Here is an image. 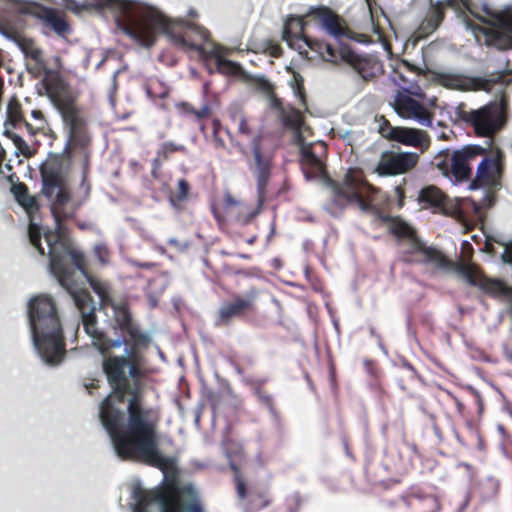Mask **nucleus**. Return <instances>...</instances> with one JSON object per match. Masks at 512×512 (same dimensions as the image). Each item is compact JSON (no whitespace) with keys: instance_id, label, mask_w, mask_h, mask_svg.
I'll return each instance as SVG.
<instances>
[{"instance_id":"e433bc0d","label":"nucleus","mask_w":512,"mask_h":512,"mask_svg":"<svg viewBox=\"0 0 512 512\" xmlns=\"http://www.w3.org/2000/svg\"><path fill=\"white\" fill-rule=\"evenodd\" d=\"M437 127L439 128V131L436 132V136L438 139L449 140L453 135V131L450 128H448L443 122H437Z\"/></svg>"},{"instance_id":"e2e57ef3","label":"nucleus","mask_w":512,"mask_h":512,"mask_svg":"<svg viewBox=\"0 0 512 512\" xmlns=\"http://www.w3.org/2000/svg\"><path fill=\"white\" fill-rule=\"evenodd\" d=\"M498 429H499V431H501V432L503 431V427H502V426H498Z\"/></svg>"},{"instance_id":"052dcab7","label":"nucleus","mask_w":512,"mask_h":512,"mask_svg":"<svg viewBox=\"0 0 512 512\" xmlns=\"http://www.w3.org/2000/svg\"><path fill=\"white\" fill-rule=\"evenodd\" d=\"M435 101H436V99H435V98H434V99H432V100L430 101V105H432V106H433V105H435Z\"/></svg>"},{"instance_id":"4c0bfd02","label":"nucleus","mask_w":512,"mask_h":512,"mask_svg":"<svg viewBox=\"0 0 512 512\" xmlns=\"http://www.w3.org/2000/svg\"><path fill=\"white\" fill-rule=\"evenodd\" d=\"M234 119L235 120L238 119V132L243 135H250L251 131L247 124L246 118L243 115L239 114V115H235Z\"/></svg>"},{"instance_id":"864d4df0","label":"nucleus","mask_w":512,"mask_h":512,"mask_svg":"<svg viewBox=\"0 0 512 512\" xmlns=\"http://www.w3.org/2000/svg\"><path fill=\"white\" fill-rule=\"evenodd\" d=\"M402 89H403V91L408 92V93H411V94H414V93H415V92L412 90L411 85H409V86H403V87H402Z\"/></svg>"},{"instance_id":"c85d7f7f","label":"nucleus","mask_w":512,"mask_h":512,"mask_svg":"<svg viewBox=\"0 0 512 512\" xmlns=\"http://www.w3.org/2000/svg\"><path fill=\"white\" fill-rule=\"evenodd\" d=\"M443 20V11L439 6H433L429 10L427 18L422 23V29L426 30L428 27V32L435 31Z\"/></svg>"},{"instance_id":"de8ad7c7","label":"nucleus","mask_w":512,"mask_h":512,"mask_svg":"<svg viewBox=\"0 0 512 512\" xmlns=\"http://www.w3.org/2000/svg\"><path fill=\"white\" fill-rule=\"evenodd\" d=\"M213 143L216 147H221V148L225 147L224 141L221 138H219L216 134H214V136H213Z\"/></svg>"},{"instance_id":"4468645a","label":"nucleus","mask_w":512,"mask_h":512,"mask_svg":"<svg viewBox=\"0 0 512 512\" xmlns=\"http://www.w3.org/2000/svg\"><path fill=\"white\" fill-rule=\"evenodd\" d=\"M419 161L416 152L384 151L381 153L374 171L379 176H396L412 170Z\"/></svg>"},{"instance_id":"473e14b6","label":"nucleus","mask_w":512,"mask_h":512,"mask_svg":"<svg viewBox=\"0 0 512 512\" xmlns=\"http://www.w3.org/2000/svg\"><path fill=\"white\" fill-rule=\"evenodd\" d=\"M230 467L234 471L238 497L243 499L246 494L245 482L241 477L239 469L233 462L230 463Z\"/></svg>"},{"instance_id":"603ef678","label":"nucleus","mask_w":512,"mask_h":512,"mask_svg":"<svg viewBox=\"0 0 512 512\" xmlns=\"http://www.w3.org/2000/svg\"><path fill=\"white\" fill-rule=\"evenodd\" d=\"M12 162H13V160H12V159H9V160L7 161V163L5 164V168H6L9 172H10V171H12V168H13Z\"/></svg>"},{"instance_id":"6ab92c4d","label":"nucleus","mask_w":512,"mask_h":512,"mask_svg":"<svg viewBox=\"0 0 512 512\" xmlns=\"http://www.w3.org/2000/svg\"><path fill=\"white\" fill-rule=\"evenodd\" d=\"M252 152L254 158V173L257 176L258 205L257 209L249 215V219L259 214L264 203L265 185L269 178V159L264 157L260 150V137L252 140Z\"/></svg>"},{"instance_id":"0e129e2a","label":"nucleus","mask_w":512,"mask_h":512,"mask_svg":"<svg viewBox=\"0 0 512 512\" xmlns=\"http://www.w3.org/2000/svg\"><path fill=\"white\" fill-rule=\"evenodd\" d=\"M453 3H454V0H449L450 5H453Z\"/></svg>"},{"instance_id":"1a4fd4ad","label":"nucleus","mask_w":512,"mask_h":512,"mask_svg":"<svg viewBox=\"0 0 512 512\" xmlns=\"http://www.w3.org/2000/svg\"><path fill=\"white\" fill-rule=\"evenodd\" d=\"M459 118L470 124L475 133L482 137H491L505 125V107L503 101L491 102L479 109L460 111Z\"/></svg>"},{"instance_id":"5701e85b","label":"nucleus","mask_w":512,"mask_h":512,"mask_svg":"<svg viewBox=\"0 0 512 512\" xmlns=\"http://www.w3.org/2000/svg\"><path fill=\"white\" fill-rule=\"evenodd\" d=\"M252 306V299L237 297L234 300L224 303L219 310L217 324L228 323L232 318L241 316Z\"/></svg>"},{"instance_id":"ea45409f","label":"nucleus","mask_w":512,"mask_h":512,"mask_svg":"<svg viewBox=\"0 0 512 512\" xmlns=\"http://www.w3.org/2000/svg\"><path fill=\"white\" fill-rule=\"evenodd\" d=\"M188 190H189L188 183L184 179L179 180L178 181V200H180V201L184 200L187 197Z\"/></svg>"},{"instance_id":"6e6552de","label":"nucleus","mask_w":512,"mask_h":512,"mask_svg":"<svg viewBox=\"0 0 512 512\" xmlns=\"http://www.w3.org/2000/svg\"><path fill=\"white\" fill-rule=\"evenodd\" d=\"M11 191L16 199V201L19 203L20 206L24 208L26 211L28 217H29V227H28V236L30 243L34 248H36L40 255L45 254V249L42 246L41 240H42V234L44 241L46 243L47 248L49 249V245L46 240V236L49 234L57 235V244H59V250L61 251V245H63L65 248H67L70 251H74L73 249L69 248L61 239L60 235L58 233H55L53 231H44L42 227L38 224V211H39V205L37 202V199L30 195L28 193L27 187L24 184H16L12 185ZM56 244V241H55ZM47 255L50 257L49 250L47 251Z\"/></svg>"},{"instance_id":"09e8293b","label":"nucleus","mask_w":512,"mask_h":512,"mask_svg":"<svg viewBox=\"0 0 512 512\" xmlns=\"http://www.w3.org/2000/svg\"><path fill=\"white\" fill-rule=\"evenodd\" d=\"M387 124H390L387 120H383V123L379 125V132L382 134V136L384 137V130L385 131H388V127H387Z\"/></svg>"},{"instance_id":"4d7b16f0","label":"nucleus","mask_w":512,"mask_h":512,"mask_svg":"<svg viewBox=\"0 0 512 512\" xmlns=\"http://www.w3.org/2000/svg\"><path fill=\"white\" fill-rule=\"evenodd\" d=\"M235 146L240 150V151H243L244 148L242 145H240L238 142L235 143Z\"/></svg>"},{"instance_id":"37998d69","label":"nucleus","mask_w":512,"mask_h":512,"mask_svg":"<svg viewBox=\"0 0 512 512\" xmlns=\"http://www.w3.org/2000/svg\"><path fill=\"white\" fill-rule=\"evenodd\" d=\"M31 115H32V117H33L35 120H37V121H38V124H39V125L37 126V129H42V128L44 127V125H45V119H44V117H43L42 112H41V111H39V110H33V111L31 112Z\"/></svg>"},{"instance_id":"9b49d317","label":"nucleus","mask_w":512,"mask_h":512,"mask_svg":"<svg viewBox=\"0 0 512 512\" xmlns=\"http://www.w3.org/2000/svg\"><path fill=\"white\" fill-rule=\"evenodd\" d=\"M47 94L62 117L69 141L74 145H85L89 138L78 107L71 99L54 94L49 88Z\"/></svg>"},{"instance_id":"f3484780","label":"nucleus","mask_w":512,"mask_h":512,"mask_svg":"<svg viewBox=\"0 0 512 512\" xmlns=\"http://www.w3.org/2000/svg\"><path fill=\"white\" fill-rule=\"evenodd\" d=\"M484 153L485 149L480 145H465L453 151L451 178L456 182L469 180L472 175L471 162Z\"/></svg>"},{"instance_id":"39448f33","label":"nucleus","mask_w":512,"mask_h":512,"mask_svg":"<svg viewBox=\"0 0 512 512\" xmlns=\"http://www.w3.org/2000/svg\"><path fill=\"white\" fill-rule=\"evenodd\" d=\"M42 194L50 202L51 212L55 222L59 224L62 219L70 218L75 211L87 199L90 193V186L86 182L85 175L82 178L79 193L81 200L71 198L67 189V162L52 157L41 165Z\"/></svg>"},{"instance_id":"423d86ee","label":"nucleus","mask_w":512,"mask_h":512,"mask_svg":"<svg viewBox=\"0 0 512 512\" xmlns=\"http://www.w3.org/2000/svg\"><path fill=\"white\" fill-rule=\"evenodd\" d=\"M132 498V512H205L192 484L168 485L153 490H144L137 485L132 490Z\"/></svg>"},{"instance_id":"cd10ccee","label":"nucleus","mask_w":512,"mask_h":512,"mask_svg":"<svg viewBox=\"0 0 512 512\" xmlns=\"http://www.w3.org/2000/svg\"><path fill=\"white\" fill-rule=\"evenodd\" d=\"M42 19L46 26L50 27L56 34L60 36L69 31V25L65 19L52 9L47 10Z\"/></svg>"},{"instance_id":"79ce46f5","label":"nucleus","mask_w":512,"mask_h":512,"mask_svg":"<svg viewBox=\"0 0 512 512\" xmlns=\"http://www.w3.org/2000/svg\"><path fill=\"white\" fill-rule=\"evenodd\" d=\"M210 114V106L205 103L199 110L195 111V117L197 119L207 118Z\"/></svg>"},{"instance_id":"72a5a7b5","label":"nucleus","mask_w":512,"mask_h":512,"mask_svg":"<svg viewBox=\"0 0 512 512\" xmlns=\"http://www.w3.org/2000/svg\"><path fill=\"white\" fill-rule=\"evenodd\" d=\"M185 147L183 145L175 144L174 142H165L161 149L158 151V157L167 158L169 154L175 151H184Z\"/></svg>"},{"instance_id":"412c9836","label":"nucleus","mask_w":512,"mask_h":512,"mask_svg":"<svg viewBox=\"0 0 512 512\" xmlns=\"http://www.w3.org/2000/svg\"><path fill=\"white\" fill-rule=\"evenodd\" d=\"M305 16H312L319 19L325 31L336 39L348 36V30L341 18L327 7L311 6Z\"/></svg>"},{"instance_id":"2f4dec72","label":"nucleus","mask_w":512,"mask_h":512,"mask_svg":"<svg viewBox=\"0 0 512 512\" xmlns=\"http://www.w3.org/2000/svg\"><path fill=\"white\" fill-rule=\"evenodd\" d=\"M18 45L25 56L30 57L36 62L41 61L42 51L39 48L34 47L31 43H20Z\"/></svg>"},{"instance_id":"a211bd4d","label":"nucleus","mask_w":512,"mask_h":512,"mask_svg":"<svg viewBox=\"0 0 512 512\" xmlns=\"http://www.w3.org/2000/svg\"><path fill=\"white\" fill-rule=\"evenodd\" d=\"M305 22L300 16L289 15L284 23L282 39L288 46L297 50L300 54L307 52V49L313 50V44L316 40L310 39L303 34Z\"/></svg>"},{"instance_id":"8fccbe9b","label":"nucleus","mask_w":512,"mask_h":512,"mask_svg":"<svg viewBox=\"0 0 512 512\" xmlns=\"http://www.w3.org/2000/svg\"><path fill=\"white\" fill-rule=\"evenodd\" d=\"M501 258H502L503 262H505V263H511L512 262V258L507 255L506 251L503 252V254L501 255Z\"/></svg>"},{"instance_id":"c03bdc74","label":"nucleus","mask_w":512,"mask_h":512,"mask_svg":"<svg viewBox=\"0 0 512 512\" xmlns=\"http://www.w3.org/2000/svg\"><path fill=\"white\" fill-rule=\"evenodd\" d=\"M239 204V201L236 200L229 192L225 193V206L231 207V206H237Z\"/></svg>"},{"instance_id":"bb28decb","label":"nucleus","mask_w":512,"mask_h":512,"mask_svg":"<svg viewBox=\"0 0 512 512\" xmlns=\"http://www.w3.org/2000/svg\"><path fill=\"white\" fill-rule=\"evenodd\" d=\"M453 152L448 148L442 149L433 157L432 167L436 168L443 176L451 179Z\"/></svg>"},{"instance_id":"a878e982","label":"nucleus","mask_w":512,"mask_h":512,"mask_svg":"<svg viewBox=\"0 0 512 512\" xmlns=\"http://www.w3.org/2000/svg\"><path fill=\"white\" fill-rule=\"evenodd\" d=\"M249 84L255 90L259 91L269 101L271 107H278L279 101L274 94L273 84L264 76H252L249 78Z\"/></svg>"},{"instance_id":"20e7f679","label":"nucleus","mask_w":512,"mask_h":512,"mask_svg":"<svg viewBox=\"0 0 512 512\" xmlns=\"http://www.w3.org/2000/svg\"><path fill=\"white\" fill-rule=\"evenodd\" d=\"M27 309L35 350L46 364H59L64 356V339L54 300L40 294L29 300Z\"/></svg>"},{"instance_id":"c756f323","label":"nucleus","mask_w":512,"mask_h":512,"mask_svg":"<svg viewBox=\"0 0 512 512\" xmlns=\"http://www.w3.org/2000/svg\"><path fill=\"white\" fill-rule=\"evenodd\" d=\"M7 136L11 139L13 145H14V155L16 157L19 156V154H22L26 157L30 156V147L28 144L20 137L19 135L15 133H7Z\"/></svg>"},{"instance_id":"dca6fc26","label":"nucleus","mask_w":512,"mask_h":512,"mask_svg":"<svg viewBox=\"0 0 512 512\" xmlns=\"http://www.w3.org/2000/svg\"><path fill=\"white\" fill-rule=\"evenodd\" d=\"M478 164L475 179L470 183V189H477L480 187L495 188L498 185V179L501 174V152L497 151L496 154L486 155Z\"/></svg>"},{"instance_id":"f257e3e1","label":"nucleus","mask_w":512,"mask_h":512,"mask_svg":"<svg viewBox=\"0 0 512 512\" xmlns=\"http://www.w3.org/2000/svg\"><path fill=\"white\" fill-rule=\"evenodd\" d=\"M125 356L103 361V371L112 391L99 406V418L108 433L116 455L122 459L143 460L163 467L166 459L160 454L157 441L158 413L144 405L139 394L138 371L128 359L138 362L133 348H125Z\"/></svg>"},{"instance_id":"680f3d73","label":"nucleus","mask_w":512,"mask_h":512,"mask_svg":"<svg viewBox=\"0 0 512 512\" xmlns=\"http://www.w3.org/2000/svg\"><path fill=\"white\" fill-rule=\"evenodd\" d=\"M5 153H6V150H5L4 148H2V154H3V156L5 155Z\"/></svg>"},{"instance_id":"f704fd0d","label":"nucleus","mask_w":512,"mask_h":512,"mask_svg":"<svg viewBox=\"0 0 512 512\" xmlns=\"http://www.w3.org/2000/svg\"><path fill=\"white\" fill-rule=\"evenodd\" d=\"M441 82L444 86L448 88L460 89L462 87L461 78L451 74H443L441 76Z\"/></svg>"},{"instance_id":"2eb2a0df","label":"nucleus","mask_w":512,"mask_h":512,"mask_svg":"<svg viewBox=\"0 0 512 512\" xmlns=\"http://www.w3.org/2000/svg\"><path fill=\"white\" fill-rule=\"evenodd\" d=\"M393 107L401 118L414 121L423 127L436 129L432 122L433 114L411 96L397 93L393 101Z\"/></svg>"},{"instance_id":"4be33fe9","label":"nucleus","mask_w":512,"mask_h":512,"mask_svg":"<svg viewBox=\"0 0 512 512\" xmlns=\"http://www.w3.org/2000/svg\"><path fill=\"white\" fill-rule=\"evenodd\" d=\"M419 200L422 203L434 207L437 212L451 216L454 218L461 217V211L455 205H449L446 202L445 195L435 186H429L421 189L419 193Z\"/></svg>"},{"instance_id":"7c9ffc66","label":"nucleus","mask_w":512,"mask_h":512,"mask_svg":"<svg viewBox=\"0 0 512 512\" xmlns=\"http://www.w3.org/2000/svg\"><path fill=\"white\" fill-rule=\"evenodd\" d=\"M302 159L306 165L311 166V168L316 173H321L323 171L322 161L309 149H302Z\"/></svg>"},{"instance_id":"5fc2aeb1","label":"nucleus","mask_w":512,"mask_h":512,"mask_svg":"<svg viewBox=\"0 0 512 512\" xmlns=\"http://www.w3.org/2000/svg\"><path fill=\"white\" fill-rule=\"evenodd\" d=\"M349 135H350V131H346L345 133L341 134V137L343 139H347L349 137Z\"/></svg>"},{"instance_id":"f03ea898","label":"nucleus","mask_w":512,"mask_h":512,"mask_svg":"<svg viewBox=\"0 0 512 512\" xmlns=\"http://www.w3.org/2000/svg\"><path fill=\"white\" fill-rule=\"evenodd\" d=\"M49 245V270L52 275L57 279L58 283L70 294L74 304L78 308L82 324L87 335L92 339V344L103 354L107 344L103 342L105 337L103 333L97 328L95 308L92 305L90 294L84 290L75 280V273L66 267L65 261L70 258L75 267L87 279L90 276L85 270V259L81 252L70 251L61 245V251L58 249L57 235L49 234L46 236Z\"/></svg>"},{"instance_id":"f8f14e48","label":"nucleus","mask_w":512,"mask_h":512,"mask_svg":"<svg viewBox=\"0 0 512 512\" xmlns=\"http://www.w3.org/2000/svg\"><path fill=\"white\" fill-rule=\"evenodd\" d=\"M313 51L317 52L326 62L338 64L339 61H343L351 66L364 81L370 80L374 75L371 71V61L360 57L347 47H342L337 51L330 44L316 40L313 44Z\"/></svg>"},{"instance_id":"69168bd1","label":"nucleus","mask_w":512,"mask_h":512,"mask_svg":"<svg viewBox=\"0 0 512 512\" xmlns=\"http://www.w3.org/2000/svg\"><path fill=\"white\" fill-rule=\"evenodd\" d=\"M190 14H191V15H195L196 13H195V11L191 10V11H190Z\"/></svg>"},{"instance_id":"a19ab883","label":"nucleus","mask_w":512,"mask_h":512,"mask_svg":"<svg viewBox=\"0 0 512 512\" xmlns=\"http://www.w3.org/2000/svg\"><path fill=\"white\" fill-rule=\"evenodd\" d=\"M103 342L109 346H107V348H105L104 350V353L109 349V348H119L121 347L124 343H125V340L123 339H115V340H109L107 339L106 337L103 338Z\"/></svg>"},{"instance_id":"b1692460","label":"nucleus","mask_w":512,"mask_h":512,"mask_svg":"<svg viewBox=\"0 0 512 512\" xmlns=\"http://www.w3.org/2000/svg\"><path fill=\"white\" fill-rule=\"evenodd\" d=\"M277 110L279 118L281 119L284 126L292 129L295 134L296 141H301L300 128L303 124L301 113L292 107H283L281 101H279L278 107H273Z\"/></svg>"},{"instance_id":"393cba45","label":"nucleus","mask_w":512,"mask_h":512,"mask_svg":"<svg viewBox=\"0 0 512 512\" xmlns=\"http://www.w3.org/2000/svg\"><path fill=\"white\" fill-rule=\"evenodd\" d=\"M230 51L231 49L229 48H225L218 44H213L210 54L214 57L217 68L220 72L224 74H237L241 69L240 65L224 57Z\"/></svg>"},{"instance_id":"6e6d98bb","label":"nucleus","mask_w":512,"mask_h":512,"mask_svg":"<svg viewBox=\"0 0 512 512\" xmlns=\"http://www.w3.org/2000/svg\"><path fill=\"white\" fill-rule=\"evenodd\" d=\"M191 48H193L194 50H197V51L201 50L200 46L196 45V44L191 45Z\"/></svg>"},{"instance_id":"49530a36","label":"nucleus","mask_w":512,"mask_h":512,"mask_svg":"<svg viewBox=\"0 0 512 512\" xmlns=\"http://www.w3.org/2000/svg\"><path fill=\"white\" fill-rule=\"evenodd\" d=\"M193 29L195 30V32H197L199 34L201 39H203V40L208 39V35H209L208 31H206L205 29L200 28V27H194Z\"/></svg>"},{"instance_id":"0eeeda50","label":"nucleus","mask_w":512,"mask_h":512,"mask_svg":"<svg viewBox=\"0 0 512 512\" xmlns=\"http://www.w3.org/2000/svg\"><path fill=\"white\" fill-rule=\"evenodd\" d=\"M464 8L473 16L491 24L486 32L488 45L499 50L506 51V68L512 71V18L492 11L487 5H483V11L489 19L477 14L469 0H461Z\"/></svg>"},{"instance_id":"aec40b11","label":"nucleus","mask_w":512,"mask_h":512,"mask_svg":"<svg viewBox=\"0 0 512 512\" xmlns=\"http://www.w3.org/2000/svg\"><path fill=\"white\" fill-rule=\"evenodd\" d=\"M388 131L384 130V137L397 141L403 145L411 147H420L422 151L428 149L431 139L424 130L408 127H393L387 124Z\"/></svg>"},{"instance_id":"13d9d810","label":"nucleus","mask_w":512,"mask_h":512,"mask_svg":"<svg viewBox=\"0 0 512 512\" xmlns=\"http://www.w3.org/2000/svg\"><path fill=\"white\" fill-rule=\"evenodd\" d=\"M141 267H144V268H149L152 266V264L150 263H144V264H140Z\"/></svg>"},{"instance_id":"a18cd8bd","label":"nucleus","mask_w":512,"mask_h":512,"mask_svg":"<svg viewBox=\"0 0 512 512\" xmlns=\"http://www.w3.org/2000/svg\"><path fill=\"white\" fill-rule=\"evenodd\" d=\"M181 108L183 109V112L188 113V114H192V115L195 116L196 109H194L190 104L182 103L181 104Z\"/></svg>"},{"instance_id":"c9c22d12","label":"nucleus","mask_w":512,"mask_h":512,"mask_svg":"<svg viewBox=\"0 0 512 512\" xmlns=\"http://www.w3.org/2000/svg\"><path fill=\"white\" fill-rule=\"evenodd\" d=\"M94 254L98 258L101 264H106L108 262V249L103 244H96L94 246Z\"/></svg>"},{"instance_id":"7ed1b4c3","label":"nucleus","mask_w":512,"mask_h":512,"mask_svg":"<svg viewBox=\"0 0 512 512\" xmlns=\"http://www.w3.org/2000/svg\"><path fill=\"white\" fill-rule=\"evenodd\" d=\"M98 6L115 14L117 30L140 46L150 48L159 32L170 33V21L156 8L137 0H98Z\"/></svg>"},{"instance_id":"ddd939ff","label":"nucleus","mask_w":512,"mask_h":512,"mask_svg":"<svg viewBox=\"0 0 512 512\" xmlns=\"http://www.w3.org/2000/svg\"><path fill=\"white\" fill-rule=\"evenodd\" d=\"M364 188L365 186L356 172L350 169L345 174L341 184L333 186V202L339 207L356 203L362 211L369 212L372 210V205L363 198Z\"/></svg>"},{"instance_id":"9d476101","label":"nucleus","mask_w":512,"mask_h":512,"mask_svg":"<svg viewBox=\"0 0 512 512\" xmlns=\"http://www.w3.org/2000/svg\"><path fill=\"white\" fill-rule=\"evenodd\" d=\"M87 282L98 295L102 305H110L117 313L118 321L127 330L135 346L147 345L151 338L146 332H142L131 322L130 315L124 305L116 304L111 297V289L107 282L94 276H87Z\"/></svg>"},{"instance_id":"3c124183","label":"nucleus","mask_w":512,"mask_h":512,"mask_svg":"<svg viewBox=\"0 0 512 512\" xmlns=\"http://www.w3.org/2000/svg\"><path fill=\"white\" fill-rule=\"evenodd\" d=\"M504 355L506 359L512 361V351L508 347L504 348Z\"/></svg>"},{"instance_id":"bf43d9fd","label":"nucleus","mask_w":512,"mask_h":512,"mask_svg":"<svg viewBox=\"0 0 512 512\" xmlns=\"http://www.w3.org/2000/svg\"><path fill=\"white\" fill-rule=\"evenodd\" d=\"M254 241H255V236L251 237V238L248 240V243H249V244H252Z\"/></svg>"},{"instance_id":"58836bf2","label":"nucleus","mask_w":512,"mask_h":512,"mask_svg":"<svg viewBox=\"0 0 512 512\" xmlns=\"http://www.w3.org/2000/svg\"><path fill=\"white\" fill-rule=\"evenodd\" d=\"M0 35H2L3 37H5L8 40H11V41H14L17 43L19 42L17 39V36H16V32L4 25H1V24H0Z\"/></svg>"}]
</instances>
